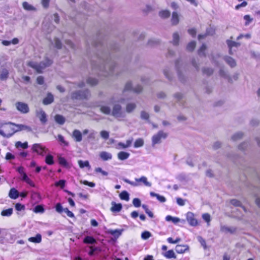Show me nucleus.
I'll return each instance as SVG.
<instances>
[{
  "mask_svg": "<svg viewBox=\"0 0 260 260\" xmlns=\"http://www.w3.org/2000/svg\"><path fill=\"white\" fill-rule=\"evenodd\" d=\"M92 45L95 51L90 58L92 68L103 72L105 76L113 75L116 63L110 55L109 49L106 48L101 41L94 42Z\"/></svg>",
  "mask_w": 260,
  "mask_h": 260,
  "instance_id": "1",
  "label": "nucleus"
},
{
  "mask_svg": "<svg viewBox=\"0 0 260 260\" xmlns=\"http://www.w3.org/2000/svg\"><path fill=\"white\" fill-rule=\"evenodd\" d=\"M52 60L49 59L47 57H45V59L40 62L39 63L30 61H28L27 64L35 69L38 73H41L42 70L47 67L51 66L52 63Z\"/></svg>",
  "mask_w": 260,
  "mask_h": 260,
  "instance_id": "2",
  "label": "nucleus"
},
{
  "mask_svg": "<svg viewBox=\"0 0 260 260\" xmlns=\"http://www.w3.org/2000/svg\"><path fill=\"white\" fill-rule=\"evenodd\" d=\"M90 93L88 89L79 90L72 92L71 94V98L73 100H87L90 98Z\"/></svg>",
  "mask_w": 260,
  "mask_h": 260,
  "instance_id": "3",
  "label": "nucleus"
},
{
  "mask_svg": "<svg viewBox=\"0 0 260 260\" xmlns=\"http://www.w3.org/2000/svg\"><path fill=\"white\" fill-rule=\"evenodd\" d=\"M123 180L125 182L134 186H138L142 184L148 187L151 186V183L147 181V178L145 176H142L140 178H135V182L131 181L127 179H124Z\"/></svg>",
  "mask_w": 260,
  "mask_h": 260,
  "instance_id": "4",
  "label": "nucleus"
},
{
  "mask_svg": "<svg viewBox=\"0 0 260 260\" xmlns=\"http://www.w3.org/2000/svg\"><path fill=\"white\" fill-rule=\"evenodd\" d=\"M15 126L9 124V122L6 123L3 126V129H0V135L4 137L9 138L13 136L15 132L13 129H15Z\"/></svg>",
  "mask_w": 260,
  "mask_h": 260,
  "instance_id": "5",
  "label": "nucleus"
},
{
  "mask_svg": "<svg viewBox=\"0 0 260 260\" xmlns=\"http://www.w3.org/2000/svg\"><path fill=\"white\" fill-rule=\"evenodd\" d=\"M111 115L117 119L123 118L126 116L125 112L122 109L121 106L118 104L113 105L111 110Z\"/></svg>",
  "mask_w": 260,
  "mask_h": 260,
  "instance_id": "6",
  "label": "nucleus"
},
{
  "mask_svg": "<svg viewBox=\"0 0 260 260\" xmlns=\"http://www.w3.org/2000/svg\"><path fill=\"white\" fill-rule=\"evenodd\" d=\"M16 171L20 174V179L27 183L31 186L34 187L35 184L28 177L26 173L25 172L24 168L22 167H19L16 168Z\"/></svg>",
  "mask_w": 260,
  "mask_h": 260,
  "instance_id": "7",
  "label": "nucleus"
},
{
  "mask_svg": "<svg viewBox=\"0 0 260 260\" xmlns=\"http://www.w3.org/2000/svg\"><path fill=\"white\" fill-rule=\"evenodd\" d=\"M168 136V134L162 131H159L156 134L154 135L152 138V145L161 143V139H166Z\"/></svg>",
  "mask_w": 260,
  "mask_h": 260,
  "instance_id": "8",
  "label": "nucleus"
},
{
  "mask_svg": "<svg viewBox=\"0 0 260 260\" xmlns=\"http://www.w3.org/2000/svg\"><path fill=\"white\" fill-rule=\"evenodd\" d=\"M124 90H132L135 93H139L142 91L143 87L140 85H137L135 87H133L132 82L128 81L125 84Z\"/></svg>",
  "mask_w": 260,
  "mask_h": 260,
  "instance_id": "9",
  "label": "nucleus"
},
{
  "mask_svg": "<svg viewBox=\"0 0 260 260\" xmlns=\"http://www.w3.org/2000/svg\"><path fill=\"white\" fill-rule=\"evenodd\" d=\"M16 109L23 114H26L29 112V108L28 105L26 103L17 102L15 103Z\"/></svg>",
  "mask_w": 260,
  "mask_h": 260,
  "instance_id": "10",
  "label": "nucleus"
},
{
  "mask_svg": "<svg viewBox=\"0 0 260 260\" xmlns=\"http://www.w3.org/2000/svg\"><path fill=\"white\" fill-rule=\"evenodd\" d=\"M9 124L15 126V129H13V132H14L15 133L21 131H26L28 132H31L32 131V129L30 127L26 125L22 124H16L11 122H9Z\"/></svg>",
  "mask_w": 260,
  "mask_h": 260,
  "instance_id": "11",
  "label": "nucleus"
},
{
  "mask_svg": "<svg viewBox=\"0 0 260 260\" xmlns=\"http://www.w3.org/2000/svg\"><path fill=\"white\" fill-rule=\"evenodd\" d=\"M234 38L232 36L230 37V39H229V54H233L232 52L233 48H238L241 45L240 43L234 41L232 40Z\"/></svg>",
  "mask_w": 260,
  "mask_h": 260,
  "instance_id": "12",
  "label": "nucleus"
},
{
  "mask_svg": "<svg viewBox=\"0 0 260 260\" xmlns=\"http://www.w3.org/2000/svg\"><path fill=\"white\" fill-rule=\"evenodd\" d=\"M186 219L189 224L193 226H195L198 224V221L194 218V215L191 212H188L186 214Z\"/></svg>",
  "mask_w": 260,
  "mask_h": 260,
  "instance_id": "13",
  "label": "nucleus"
},
{
  "mask_svg": "<svg viewBox=\"0 0 260 260\" xmlns=\"http://www.w3.org/2000/svg\"><path fill=\"white\" fill-rule=\"evenodd\" d=\"M36 116L40 119L42 123H45L47 121L46 114L42 109L39 108L36 111Z\"/></svg>",
  "mask_w": 260,
  "mask_h": 260,
  "instance_id": "14",
  "label": "nucleus"
},
{
  "mask_svg": "<svg viewBox=\"0 0 260 260\" xmlns=\"http://www.w3.org/2000/svg\"><path fill=\"white\" fill-rule=\"evenodd\" d=\"M180 61L179 60H176L175 62V66L177 71L179 80L181 82H184L185 80V78L184 75L182 74V71L180 69L181 67L180 66Z\"/></svg>",
  "mask_w": 260,
  "mask_h": 260,
  "instance_id": "15",
  "label": "nucleus"
},
{
  "mask_svg": "<svg viewBox=\"0 0 260 260\" xmlns=\"http://www.w3.org/2000/svg\"><path fill=\"white\" fill-rule=\"evenodd\" d=\"M111 205L110 210L113 213L119 212L122 208V204L120 203H116L115 202H112Z\"/></svg>",
  "mask_w": 260,
  "mask_h": 260,
  "instance_id": "16",
  "label": "nucleus"
},
{
  "mask_svg": "<svg viewBox=\"0 0 260 260\" xmlns=\"http://www.w3.org/2000/svg\"><path fill=\"white\" fill-rule=\"evenodd\" d=\"M32 149L34 151L41 155H44V153H45V148L39 144H34Z\"/></svg>",
  "mask_w": 260,
  "mask_h": 260,
  "instance_id": "17",
  "label": "nucleus"
},
{
  "mask_svg": "<svg viewBox=\"0 0 260 260\" xmlns=\"http://www.w3.org/2000/svg\"><path fill=\"white\" fill-rule=\"evenodd\" d=\"M123 231V229H108L106 231V233L113 236L115 238H118L122 234Z\"/></svg>",
  "mask_w": 260,
  "mask_h": 260,
  "instance_id": "18",
  "label": "nucleus"
},
{
  "mask_svg": "<svg viewBox=\"0 0 260 260\" xmlns=\"http://www.w3.org/2000/svg\"><path fill=\"white\" fill-rule=\"evenodd\" d=\"M184 95L180 92H177L174 94V98L176 100V102L180 105L184 104Z\"/></svg>",
  "mask_w": 260,
  "mask_h": 260,
  "instance_id": "19",
  "label": "nucleus"
},
{
  "mask_svg": "<svg viewBox=\"0 0 260 260\" xmlns=\"http://www.w3.org/2000/svg\"><path fill=\"white\" fill-rule=\"evenodd\" d=\"M188 249L189 247L187 245H177L175 247V250L178 253H183Z\"/></svg>",
  "mask_w": 260,
  "mask_h": 260,
  "instance_id": "20",
  "label": "nucleus"
},
{
  "mask_svg": "<svg viewBox=\"0 0 260 260\" xmlns=\"http://www.w3.org/2000/svg\"><path fill=\"white\" fill-rule=\"evenodd\" d=\"M9 76V71L5 68H1L0 69V79L6 80Z\"/></svg>",
  "mask_w": 260,
  "mask_h": 260,
  "instance_id": "21",
  "label": "nucleus"
},
{
  "mask_svg": "<svg viewBox=\"0 0 260 260\" xmlns=\"http://www.w3.org/2000/svg\"><path fill=\"white\" fill-rule=\"evenodd\" d=\"M163 73L167 79L169 81L172 80L173 75L169 67H166L163 70Z\"/></svg>",
  "mask_w": 260,
  "mask_h": 260,
  "instance_id": "22",
  "label": "nucleus"
},
{
  "mask_svg": "<svg viewBox=\"0 0 260 260\" xmlns=\"http://www.w3.org/2000/svg\"><path fill=\"white\" fill-rule=\"evenodd\" d=\"M73 137L77 142H81L82 139V134L78 129H75L73 132Z\"/></svg>",
  "mask_w": 260,
  "mask_h": 260,
  "instance_id": "23",
  "label": "nucleus"
},
{
  "mask_svg": "<svg viewBox=\"0 0 260 260\" xmlns=\"http://www.w3.org/2000/svg\"><path fill=\"white\" fill-rule=\"evenodd\" d=\"M53 100L54 98L53 95L51 93H49L47 94V96L43 100V103L45 105H47L52 103L53 102Z\"/></svg>",
  "mask_w": 260,
  "mask_h": 260,
  "instance_id": "24",
  "label": "nucleus"
},
{
  "mask_svg": "<svg viewBox=\"0 0 260 260\" xmlns=\"http://www.w3.org/2000/svg\"><path fill=\"white\" fill-rule=\"evenodd\" d=\"M100 107L101 112L106 115H111V109L109 106L101 105Z\"/></svg>",
  "mask_w": 260,
  "mask_h": 260,
  "instance_id": "25",
  "label": "nucleus"
},
{
  "mask_svg": "<svg viewBox=\"0 0 260 260\" xmlns=\"http://www.w3.org/2000/svg\"><path fill=\"white\" fill-rule=\"evenodd\" d=\"M180 37L178 32H176L173 34V40L171 43L174 46H178L179 45Z\"/></svg>",
  "mask_w": 260,
  "mask_h": 260,
  "instance_id": "26",
  "label": "nucleus"
},
{
  "mask_svg": "<svg viewBox=\"0 0 260 260\" xmlns=\"http://www.w3.org/2000/svg\"><path fill=\"white\" fill-rule=\"evenodd\" d=\"M28 241L35 243H39L42 241V236L41 234H38L35 237H30Z\"/></svg>",
  "mask_w": 260,
  "mask_h": 260,
  "instance_id": "27",
  "label": "nucleus"
},
{
  "mask_svg": "<svg viewBox=\"0 0 260 260\" xmlns=\"http://www.w3.org/2000/svg\"><path fill=\"white\" fill-rule=\"evenodd\" d=\"M9 196L12 199H16L19 197V192L15 188H11L9 191Z\"/></svg>",
  "mask_w": 260,
  "mask_h": 260,
  "instance_id": "28",
  "label": "nucleus"
},
{
  "mask_svg": "<svg viewBox=\"0 0 260 260\" xmlns=\"http://www.w3.org/2000/svg\"><path fill=\"white\" fill-rule=\"evenodd\" d=\"M249 146V143L248 141H244L241 143L238 146V149L243 152H245L247 150V148Z\"/></svg>",
  "mask_w": 260,
  "mask_h": 260,
  "instance_id": "29",
  "label": "nucleus"
},
{
  "mask_svg": "<svg viewBox=\"0 0 260 260\" xmlns=\"http://www.w3.org/2000/svg\"><path fill=\"white\" fill-rule=\"evenodd\" d=\"M179 22V15L177 12H174L171 18L172 24L174 25H177Z\"/></svg>",
  "mask_w": 260,
  "mask_h": 260,
  "instance_id": "30",
  "label": "nucleus"
},
{
  "mask_svg": "<svg viewBox=\"0 0 260 260\" xmlns=\"http://www.w3.org/2000/svg\"><path fill=\"white\" fill-rule=\"evenodd\" d=\"M100 156L104 161L108 160L112 158L111 154L105 151L102 152L100 153Z\"/></svg>",
  "mask_w": 260,
  "mask_h": 260,
  "instance_id": "31",
  "label": "nucleus"
},
{
  "mask_svg": "<svg viewBox=\"0 0 260 260\" xmlns=\"http://www.w3.org/2000/svg\"><path fill=\"white\" fill-rule=\"evenodd\" d=\"M150 194L151 197H156L157 199L161 203H164L166 201V199L165 197L156 193L154 192H150Z\"/></svg>",
  "mask_w": 260,
  "mask_h": 260,
  "instance_id": "32",
  "label": "nucleus"
},
{
  "mask_svg": "<svg viewBox=\"0 0 260 260\" xmlns=\"http://www.w3.org/2000/svg\"><path fill=\"white\" fill-rule=\"evenodd\" d=\"M22 7L24 9L27 11H35L36 9L32 5H30L26 2H24L22 3Z\"/></svg>",
  "mask_w": 260,
  "mask_h": 260,
  "instance_id": "33",
  "label": "nucleus"
},
{
  "mask_svg": "<svg viewBox=\"0 0 260 260\" xmlns=\"http://www.w3.org/2000/svg\"><path fill=\"white\" fill-rule=\"evenodd\" d=\"M136 104L133 103H128L126 106V111L128 113L132 112L136 108Z\"/></svg>",
  "mask_w": 260,
  "mask_h": 260,
  "instance_id": "34",
  "label": "nucleus"
},
{
  "mask_svg": "<svg viewBox=\"0 0 260 260\" xmlns=\"http://www.w3.org/2000/svg\"><path fill=\"white\" fill-rule=\"evenodd\" d=\"M117 156L120 160H124L128 157L129 153L124 151H121L118 153Z\"/></svg>",
  "mask_w": 260,
  "mask_h": 260,
  "instance_id": "35",
  "label": "nucleus"
},
{
  "mask_svg": "<svg viewBox=\"0 0 260 260\" xmlns=\"http://www.w3.org/2000/svg\"><path fill=\"white\" fill-rule=\"evenodd\" d=\"M83 242L86 244H92L96 243V240L93 237L87 236L84 238Z\"/></svg>",
  "mask_w": 260,
  "mask_h": 260,
  "instance_id": "36",
  "label": "nucleus"
},
{
  "mask_svg": "<svg viewBox=\"0 0 260 260\" xmlns=\"http://www.w3.org/2000/svg\"><path fill=\"white\" fill-rule=\"evenodd\" d=\"M166 220L167 221H172V222L176 224L180 221L181 219L177 217H173L171 215H167L166 217Z\"/></svg>",
  "mask_w": 260,
  "mask_h": 260,
  "instance_id": "37",
  "label": "nucleus"
},
{
  "mask_svg": "<svg viewBox=\"0 0 260 260\" xmlns=\"http://www.w3.org/2000/svg\"><path fill=\"white\" fill-rule=\"evenodd\" d=\"M244 136V133L242 132H238L236 133L232 137V139L234 141H237L241 139Z\"/></svg>",
  "mask_w": 260,
  "mask_h": 260,
  "instance_id": "38",
  "label": "nucleus"
},
{
  "mask_svg": "<svg viewBox=\"0 0 260 260\" xmlns=\"http://www.w3.org/2000/svg\"><path fill=\"white\" fill-rule=\"evenodd\" d=\"M231 204L235 207H240L242 210H243L244 212H246L245 208L242 206L241 202L238 200L235 199L232 200L231 201Z\"/></svg>",
  "mask_w": 260,
  "mask_h": 260,
  "instance_id": "39",
  "label": "nucleus"
},
{
  "mask_svg": "<svg viewBox=\"0 0 260 260\" xmlns=\"http://www.w3.org/2000/svg\"><path fill=\"white\" fill-rule=\"evenodd\" d=\"M250 54L251 58L256 60H260V53L259 52H255L253 50H250Z\"/></svg>",
  "mask_w": 260,
  "mask_h": 260,
  "instance_id": "40",
  "label": "nucleus"
},
{
  "mask_svg": "<svg viewBox=\"0 0 260 260\" xmlns=\"http://www.w3.org/2000/svg\"><path fill=\"white\" fill-rule=\"evenodd\" d=\"M171 13L169 11L165 10L159 12V15L161 18H167L170 17Z\"/></svg>",
  "mask_w": 260,
  "mask_h": 260,
  "instance_id": "41",
  "label": "nucleus"
},
{
  "mask_svg": "<svg viewBox=\"0 0 260 260\" xmlns=\"http://www.w3.org/2000/svg\"><path fill=\"white\" fill-rule=\"evenodd\" d=\"M164 255L167 258H176V255L173 250H169L166 251Z\"/></svg>",
  "mask_w": 260,
  "mask_h": 260,
  "instance_id": "42",
  "label": "nucleus"
},
{
  "mask_svg": "<svg viewBox=\"0 0 260 260\" xmlns=\"http://www.w3.org/2000/svg\"><path fill=\"white\" fill-rule=\"evenodd\" d=\"M119 197L121 200L128 201L129 199V193L126 191H123L119 194Z\"/></svg>",
  "mask_w": 260,
  "mask_h": 260,
  "instance_id": "43",
  "label": "nucleus"
},
{
  "mask_svg": "<svg viewBox=\"0 0 260 260\" xmlns=\"http://www.w3.org/2000/svg\"><path fill=\"white\" fill-rule=\"evenodd\" d=\"M13 213V209L9 208L4 210L1 212V215L3 216H10Z\"/></svg>",
  "mask_w": 260,
  "mask_h": 260,
  "instance_id": "44",
  "label": "nucleus"
},
{
  "mask_svg": "<svg viewBox=\"0 0 260 260\" xmlns=\"http://www.w3.org/2000/svg\"><path fill=\"white\" fill-rule=\"evenodd\" d=\"M55 119L56 122L60 124H63L65 122L64 118L60 115H56L55 116Z\"/></svg>",
  "mask_w": 260,
  "mask_h": 260,
  "instance_id": "45",
  "label": "nucleus"
},
{
  "mask_svg": "<svg viewBox=\"0 0 260 260\" xmlns=\"http://www.w3.org/2000/svg\"><path fill=\"white\" fill-rule=\"evenodd\" d=\"M196 43L195 41H191L186 46V50L188 51H192L196 47Z\"/></svg>",
  "mask_w": 260,
  "mask_h": 260,
  "instance_id": "46",
  "label": "nucleus"
},
{
  "mask_svg": "<svg viewBox=\"0 0 260 260\" xmlns=\"http://www.w3.org/2000/svg\"><path fill=\"white\" fill-rule=\"evenodd\" d=\"M15 146L17 148L21 147L23 149H26L28 147V144L26 142L22 143L20 141H18L16 143Z\"/></svg>",
  "mask_w": 260,
  "mask_h": 260,
  "instance_id": "47",
  "label": "nucleus"
},
{
  "mask_svg": "<svg viewBox=\"0 0 260 260\" xmlns=\"http://www.w3.org/2000/svg\"><path fill=\"white\" fill-rule=\"evenodd\" d=\"M202 72L204 75L210 76L213 74V70L212 69L210 68H204L202 69Z\"/></svg>",
  "mask_w": 260,
  "mask_h": 260,
  "instance_id": "48",
  "label": "nucleus"
},
{
  "mask_svg": "<svg viewBox=\"0 0 260 260\" xmlns=\"http://www.w3.org/2000/svg\"><path fill=\"white\" fill-rule=\"evenodd\" d=\"M222 143L220 141H217L213 143L212 144V148L214 150H217L222 146Z\"/></svg>",
  "mask_w": 260,
  "mask_h": 260,
  "instance_id": "49",
  "label": "nucleus"
},
{
  "mask_svg": "<svg viewBox=\"0 0 260 260\" xmlns=\"http://www.w3.org/2000/svg\"><path fill=\"white\" fill-rule=\"evenodd\" d=\"M144 145V141L142 139H138L134 143V147L138 148L142 147Z\"/></svg>",
  "mask_w": 260,
  "mask_h": 260,
  "instance_id": "50",
  "label": "nucleus"
},
{
  "mask_svg": "<svg viewBox=\"0 0 260 260\" xmlns=\"http://www.w3.org/2000/svg\"><path fill=\"white\" fill-rule=\"evenodd\" d=\"M244 19L245 20V25L248 26L250 23H251L253 21V18H251L249 15H246L243 17Z\"/></svg>",
  "mask_w": 260,
  "mask_h": 260,
  "instance_id": "51",
  "label": "nucleus"
},
{
  "mask_svg": "<svg viewBox=\"0 0 260 260\" xmlns=\"http://www.w3.org/2000/svg\"><path fill=\"white\" fill-rule=\"evenodd\" d=\"M98 82V81L95 78L89 77L87 79V83L92 86L96 85Z\"/></svg>",
  "mask_w": 260,
  "mask_h": 260,
  "instance_id": "52",
  "label": "nucleus"
},
{
  "mask_svg": "<svg viewBox=\"0 0 260 260\" xmlns=\"http://www.w3.org/2000/svg\"><path fill=\"white\" fill-rule=\"evenodd\" d=\"M140 117L142 119L147 120L149 118V114L145 111H142L140 113Z\"/></svg>",
  "mask_w": 260,
  "mask_h": 260,
  "instance_id": "53",
  "label": "nucleus"
},
{
  "mask_svg": "<svg viewBox=\"0 0 260 260\" xmlns=\"http://www.w3.org/2000/svg\"><path fill=\"white\" fill-rule=\"evenodd\" d=\"M206 46L205 44H203L200 49L198 51V54L200 56H205V51L206 49Z\"/></svg>",
  "mask_w": 260,
  "mask_h": 260,
  "instance_id": "54",
  "label": "nucleus"
},
{
  "mask_svg": "<svg viewBox=\"0 0 260 260\" xmlns=\"http://www.w3.org/2000/svg\"><path fill=\"white\" fill-rule=\"evenodd\" d=\"M198 241L200 243L201 245L203 247L204 249H207L206 243L205 240L201 236H198L197 237Z\"/></svg>",
  "mask_w": 260,
  "mask_h": 260,
  "instance_id": "55",
  "label": "nucleus"
},
{
  "mask_svg": "<svg viewBox=\"0 0 260 260\" xmlns=\"http://www.w3.org/2000/svg\"><path fill=\"white\" fill-rule=\"evenodd\" d=\"M142 208L144 209L145 212L150 217L152 218L153 217V213L149 210L148 206L146 205H143Z\"/></svg>",
  "mask_w": 260,
  "mask_h": 260,
  "instance_id": "56",
  "label": "nucleus"
},
{
  "mask_svg": "<svg viewBox=\"0 0 260 260\" xmlns=\"http://www.w3.org/2000/svg\"><path fill=\"white\" fill-rule=\"evenodd\" d=\"M151 233L148 231H145L141 234V238L144 240H147L151 237Z\"/></svg>",
  "mask_w": 260,
  "mask_h": 260,
  "instance_id": "57",
  "label": "nucleus"
},
{
  "mask_svg": "<svg viewBox=\"0 0 260 260\" xmlns=\"http://www.w3.org/2000/svg\"><path fill=\"white\" fill-rule=\"evenodd\" d=\"M239 74L238 73H235L232 77H230L229 75V83H232L233 80L236 81L238 79Z\"/></svg>",
  "mask_w": 260,
  "mask_h": 260,
  "instance_id": "58",
  "label": "nucleus"
},
{
  "mask_svg": "<svg viewBox=\"0 0 260 260\" xmlns=\"http://www.w3.org/2000/svg\"><path fill=\"white\" fill-rule=\"evenodd\" d=\"M237 63L234 59L232 57L229 56V66L231 68H234L236 67Z\"/></svg>",
  "mask_w": 260,
  "mask_h": 260,
  "instance_id": "59",
  "label": "nucleus"
},
{
  "mask_svg": "<svg viewBox=\"0 0 260 260\" xmlns=\"http://www.w3.org/2000/svg\"><path fill=\"white\" fill-rule=\"evenodd\" d=\"M101 136L104 139L107 140L109 138V133L108 132L106 131H102L100 132Z\"/></svg>",
  "mask_w": 260,
  "mask_h": 260,
  "instance_id": "60",
  "label": "nucleus"
},
{
  "mask_svg": "<svg viewBox=\"0 0 260 260\" xmlns=\"http://www.w3.org/2000/svg\"><path fill=\"white\" fill-rule=\"evenodd\" d=\"M15 207L16 210L18 211L24 210V209H25V206L20 203L16 204Z\"/></svg>",
  "mask_w": 260,
  "mask_h": 260,
  "instance_id": "61",
  "label": "nucleus"
},
{
  "mask_svg": "<svg viewBox=\"0 0 260 260\" xmlns=\"http://www.w3.org/2000/svg\"><path fill=\"white\" fill-rule=\"evenodd\" d=\"M54 45L57 49H60L61 48V43L60 41L57 38L54 39Z\"/></svg>",
  "mask_w": 260,
  "mask_h": 260,
  "instance_id": "62",
  "label": "nucleus"
},
{
  "mask_svg": "<svg viewBox=\"0 0 260 260\" xmlns=\"http://www.w3.org/2000/svg\"><path fill=\"white\" fill-rule=\"evenodd\" d=\"M133 204L135 207H139L141 206V201L138 198H135L133 201Z\"/></svg>",
  "mask_w": 260,
  "mask_h": 260,
  "instance_id": "63",
  "label": "nucleus"
},
{
  "mask_svg": "<svg viewBox=\"0 0 260 260\" xmlns=\"http://www.w3.org/2000/svg\"><path fill=\"white\" fill-rule=\"evenodd\" d=\"M66 184V181L64 180H60L58 182H56L55 185L57 186H60L61 188H63Z\"/></svg>",
  "mask_w": 260,
  "mask_h": 260,
  "instance_id": "64",
  "label": "nucleus"
}]
</instances>
